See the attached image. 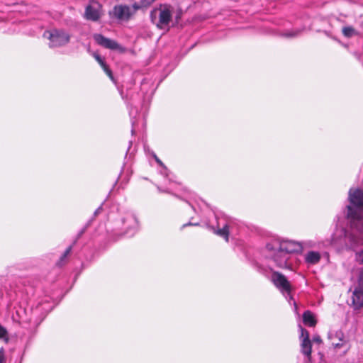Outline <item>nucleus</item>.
Segmentation results:
<instances>
[{
    "instance_id": "nucleus-1",
    "label": "nucleus",
    "mask_w": 363,
    "mask_h": 363,
    "mask_svg": "<svg viewBox=\"0 0 363 363\" xmlns=\"http://www.w3.org/2000/svg\"><path fill=\"white\" fill-rule=\"evenodd\" d=\"M348 201L346 216L350 220V229L342 231L347 247L355 250L363 245V189H350Z\"/></svg>"
},
{
    "instance_id": "nucleus-2",
    "label": "nucleus",
    "mask_w": 363,
    "mask_h": 363,
    "mask_svg": "<svg viewBox=\"0 0 363 363\" xmlns=\"http://www.w3.org/2000/svg\"><path fill=\"white\" fill-rule=\"evenodd\" d=\"M183 15L182 9H175L169 5H161L154 9L150 12V19L157 28L166 29L172 26H176L179 23Z\"/></svg>"
},
{
    "instance_id": "nucleus-3",
    "label": "nucleus",
    "mask_w": 363,
    "mask_h": 363,
    "mask_svg": "<svg viewBox=\"0 0 363 363\" xmlns=\"http://www.w3.org/2000/svg\"><path fill=\"white\" fill-rule=\"evenodd\" d=\"M266 247L268 251L267 256L274 261L277 267L283 269L291 268V255L275 247L274 242L267 244Z\"/></svg>"
},
{
    "instance_id": "nucleus-4",
    "label": "nucleus",
    "mask_w": 363,
    "mask_h": 363,
    "mask_svg": "<svg viewBox=\"0 0 363 363\" xmlns=\"http://www.w3.org/2000/svg\"><path fill=\"white\" fill-rule=\"evenodd\" d=\"M43 36L50 40L51 48L63 46L69 41V35L62 30L45 31Z\"/></svg>"
},
{
    "instance_id": "nucleus-5",
    "label": "nucleus",
    "mask_w": 363,
    "mask_h": 363,
    "mask_svg": "<svg viewBox=\"0 0 363 363\" xmlns=\"http://www.w3.org/2000/svg\"><path fill=\"white\" fill-rule=\"evenodd\" d=\"M102 15V5L96 0H90L85 9L84 18L91 21H97Z\"/></svg>"
},
{
    "instance_id": "nucleus-6",
    "label": "nucleus",
    "mask_w": 363,
    "mask_h": 363,
    "mask_svg": "<svg viewBox=\"0 0 363 363\" xmlns=\"http://www.w3.org/2000/svg\"><path fill=\"white\" fill-rule=\"evenodd\" d=\"M271 280L276 286V287H277L281 291V293H290V284L286 277L282 274L277 272H273Z\"/></svg>"
},
{
    "instance_id": "nucleus-7",
    "label": "nucleus",
    "mask_w": 363,
    "mask_h": 363,
    "mask_svg": "<svg viewBox=\"0 0 363 363\" xmlns=\"http://www.w3.org/2000/svg\"><path fill=\"white\" fill-rule=\"evenodd\" d=\"M274 242L275 247H277L281 250H284L289 255L302 250V245L300 242L292 240L275 241Z\"/></svg>"
},
{
    "instance_id": "nucleus-8",
    "label": "nucleus",
    "mask_w": 363,
    "mask_h": 363,
    "mask_svg": "<svg viewBox=\"0 0 363 363\" xmlns=\"http://www.w3.org/2000/svg\"><path fill=\"white\" fill-rule=\"evenodd\" d=\"M352 298L355 308H360L363 306V270L360 272L358 284L353 291Z\"/></svg>"
},
{
    "instance_id": "nucleus-9",
    "label": "nucleus",
    "mask_w": 363,
    "mask_h": 363,
    "mask_svg": "<svg viewBox=\"0 0 363 363\" xmlns=\"http://www.w3.org/2000/svg\"><path fill=\"white\" fill-rule=\"evenodd\" d=\"M328 337L334 349L338 350L347 345L348 340L345 337L341 330L330 333Z\"/></svg>"
},
{
    "instance_id": "nucleus-10",
    "label": "nucleus",
    "mask_w": 363,
    "mask_h": 363,
    "mask_svg": "<svg viewBox=\"0 0 363 363\" xmlns=\"http://www.w3.org/2000/svg\"><path fill=\"white\" fill-rule=\"evenodd\" d=\"M110 15L119 20H128L131 15L130 9L125 5L115 6Z\"/></svg>"
},
{
    "instance_id": "nucleus-11",
    "label": "nucleus",
    "mask_w": 363,
    "mask_h": 363,
    "mask_svg": "<svg viewBox=\"0 0 363 363\" xmlns=\"http://www.w3.org/2000/svg\"><path fill=\"white\" fill-rule=\"evenodd\" d=\"M94 39L99 45L105 48L117 50L120 48L116 41L107 38L101 34H95L94 35Z\"/></svg>"
},
{
    "instance_id": "nucleus-12",
    "label": "nucleus",
    "mask_w": 363,
    "mask_h": 363,
    "mask_svg": "<svg viewBox=\"0 0 363 363\" xmlns=\"http://www.w3.org/2000/svg\"><path fill=\"white\" fill-rule=\"evenodd\" d=\"M301 352L306 357L307 362L311 359L312 344L310 339L302 340L301 343Z\"/></svg>"
},
{
    "instance_id": "nucleus-13",
    "label": "nucleus",
    "mask_w": 363,
    "mask_h": 363,
    "mask_svg": "<svg viewBox=\"0 0 363 363\" xmlns=\"http://www.w3.org/2000/svg\"><path fill=\"white\" fill-rule=\"evenodd\" d=\"M320 257L318 252L309 251L305 255V261L308 264H316L320 262Z\"/></svg>"
},
{
    "instance_id": "nucleus-14",
    "label": "nucleus",
    "mask_w": 363,
    "mask_h": 363,
    "mask_svg": "<svg viewBox=\"0 0 363 363\" xmlns=\"http://www.w3.org/2000/svg\"><path fill=\"white\" fill-rule=\"evenodd\" d=\"M303 322L305 325L309 327H313L316 324V320L313 314L309 311H306L303 314Z\"/></svg>"
},
{
    "instance_id": "nucleus-15",
    "label": "nucleus",
    "mask_w": 363,
    "mask_h": 363,
    "mask_svg": "<svg viewBox=\"0 0 363 363\" xmlns=\"http://www.w3.org/2000/svg\"><path fill=\"white\" fill-rule=\"evenodd\" d=\"M215 233L220 237L224 238L226 241H228L229 229L228 225H225L223 228L215 230Z\"/></svg>"
},
{
    "instance_id": "nucleus-16",
    "label": "nucleus",
    "mask_w": 363,
    "mask_h": 363,
    "mask_svg": "<svg viewBox=\"0 0 363 363\" xmlns=\"http://www.w3.org/2000/svg\"><path fill=\"white\" fill-rule=\"evenodd\" d=\"M342 33L347 38H351L358 34L356 30L352 26H345L342 28Z\"/></svg>"
},
{
    "instance_id": "nucleus-17",
    "label": "nucleus",
    "mask_w": 363,
    "mask_h": 363,
    "mask_svg": "<svg viewBox=\"0 0 363 363\" xmlns=\"http://www.w3.org/2000/svg\"><path fill=\"white\" fill-rule=\"evenodd\" d=\"M300 330H301V335H300V340L302 341V340H308L309 338V333L307 330L300 326Z\"/></svg>"
},
{
    "instance_id": "nucleus-18",
    "label": "nucleus",
    "mask_w": 363,
    "mask_h": 363,
    "mask_svg": "<svg viewBox=\"0 0 363 363\" xmlns=\"http://www.w3.org/2000/svg\"><path fill=\"white\" fill-rule=\"evenodd\" d=\"M355 259L359 264H363V250L356 252Z\"/></svg>"
},
{
    "instance_id": "nucleus-19",
    "label": "nucleus",
    "mask_w": 363,
    "mask_h": 363,
    "mask_svg": "<svg viewBox=\"0 0 363 363\" xmlns=\"http://www.w3.org/2000/svg\"><path fill=\"white\" fill-rule=\"evenodd\" d=\"M71 250H72V246H69L65 251V252L63 253V255H62V257H60V261H59V263L58 264H62V262L64 261V259L69 255V253L71 252Z\"/></svg>"
},
{
    "instance_id": "nucleus-20",
    "label": "nucleus",
    "mask_w": 363,
    "mask_h": 363,
    "mask_svg": "<svg viewBox=\"0 0 363 363\" xmlns=\"http://www.w3.org/2000/svg\"><path fill=\"white\" fill-rule=\"evenodd\" d=\"M0 338H4L6 341L8 340L6 330L0 325Z\"/></svg>"
},
{
    "instance_id": "nucleus-21",
    "label": "nucleus",
    "mask_w": 363,
    "mask_h": 363,
    "mask_svg": "<svg viewBox=\"0 0 363 363\" xmlns=\"http://www.w3.org/2000/svg\"><path fill=\"white\" fill-rule=\"evenodd\" d=\"M299 33H300L299 30H296L294 31L287 32V33H284V35L286 37L293 38V37L297 36Z\"/></svg>"
},
{
    "instance_id": "nucleus-22",
    "label": "nucleus",
    "mask_w": 363,
    "mask_h": 363,
    "mask_svg": "<svg viewBox=\"0 0 363 363\" xmlns=\"http://www.w3.org/2000/svg\"><path fill=\"white\" fill-rule=\"evenodd\" d=\"M104 70L106 72V73L112 79V72L111 69L107 67V65L105 64V67H102Z\"/></svg>"
},
{
    "instance_id": "nucleus-23",
    "label": "nucleus",
    "mask_w": 363,
    "mask_h": 363,
    "mask_svg": "<svg viewBox=\"0 0 363 363\" xmlns=\"http://www.w3.org/2000/svg\"><path fill=\"white\" fill-rule=\"evenodd\" d=\"M104 70L106 72V73L112 79V72L111 69L107 67V65L105 64V67H102Z\"/></svg>"
},
{
    "instance_id": "nucleus-24",
    "label": "nucleus",
    "mask_w": 363,
    "mask_h": 363,
    "mask_svg": "<svg viewBox=\"0 0 363 363\" xmlns=\"http://www.w3.org/2000/svg\"><path fill=\"white\" fill-rule=\"evenodd\" d=\"M95 58L96 60H97V62L101 65V67H105V62L101 58L100 56L99 55H96L95 56Z\"/></svg>"
},
{
    "instance_id": "nucleus-25",
    "label": "nucleus",
    "mask_w": 363,
    "mask_h": 363,
    "mask_svg": "<svg viewBox=\"0 0 363 363\" xmlns=\"http://www.w3.org/2000/svg\"><path fill=\"white\" fill-rule=\"evenodd\" d=\"M313 341L315 342H317L318 344L322 342V340H321V338L320 337V336L313 337Z\"/></svg>"
},
{
    "instance_id": "nucleus-26",
    "label": "nucleus",
    "mask_w": 363,
    "mask_h": 363,
    "mask_svg": "<svg viewBox=\"0 0 363 363\" xmlns=\"http://www.w3.org/2000/svg\"><path fill=\"white\" fill-rule=\"evenodd\" d=\"M4 360V354L3 352V349L0 350V363H3Z\"/></svg>"
},
{
    "instance_id": "nucleus-27",
    "label": "nucleus",
    "mask_w": 363,
    "mask_h": 363,
    "mask_svg": "<svg viewBox=\"0 0 363 363\" xmlns=\"http://www.w3.org/2000/svg\"><path fill=\"white\" fill-rule=\"evenodd\" d=\"M156 162L160 165L163 166V163L161 162L160 159H158L157 157H155Z\"/></svg>"
},
{
    "instance_id": "nucleus-28",
    "label": "nucleus",
    "mask_w": 363,
    "mask_h": 363,
    "mask_svg": "<svg viewBox=\"0 0 363 363\" xmlns=\"http://www.w3.org/2000/svg\"><path fill=\"white\" fill-rule=\"evenodd\" d=\"M196 225V224H193L191 223H189L183 225L182 228H184V227L188 226V225Z\"/></svg>"
},
{
    "instance_id": "nucleus-29",
    "label": "nucleus",
    "mask_w": 363,
    "mask_h": 363,
    "mask_svg": "<svg viewBox=\"0 0 363 363\" xmlns=\"http://www.w3.org/2000/svg\"><path fill=\"white\" fill-rule=\"evenodd\" d=\"M145 1H147V4H150L152 2H153L155 0H145Z\"/></svg>"
},
{
    "instance_id": "nucleus-30",
    "label": "nucleus",
    "mask_w": 363,
    "mask_h": 363,
    "mask_svg": "<svg viewBox=\"0 0 363 363\" xmlns=\"http://www.w3.org/2000/svg\"><path fill=\"white\" fill-rule=\"evenodd\" d=\"M100 208L97 209L96 211H95V214H97L99 211Z\"/></svg>"
},
{
    "instance_id": "nucleus-31",
    "label": "nucleus",
    "mask_w": 363,
    "mask_h": 363,
    "mask_svg": "<svg viewBox=\"0 0 363 363\" xmlns=\"http://www.w3.org/2000/svg\"><path fill=\"white\" fill-rule=\"evenodd\" d=\"M135 6V9H138L140 8V6Z\"/></svg>"
}]
</instances>
